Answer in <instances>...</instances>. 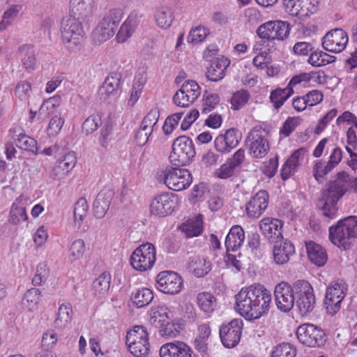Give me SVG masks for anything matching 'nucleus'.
I'll list each match as a JSON object with an SVG mask.
<instances>
[{"mask_svg": "<svg viewBox=\"0 0 357 357\" xmlns=\"http://www.w3.org/2000/svg\"><path fill=\"white\" fill-rule=\"evenodd\" d=\"M245 158V150L239 149L233 156L228 158L226 162L215 170V175L221 179H227L234 174L236 167H239Z\"/></svg>", "mask_w": 357, "mask_h": 357, "instance_id": "412c9836", "label": "nucleus"}, {"mask_svg": "<svg viewBox=\"0 0 357 357\" xmlns=\"http://www.w3.org/2000/svg\"><path fill=\"white\" fill-rule=\"evenodd\" d=\"M245 240V233L243 229L240 225L233 226L227 234L225 245L227 252H235L239 249Z\"/></svg>", "mask_w": 357, "mask_h": 357, "instance_id": "bb28decb", "label": "nucleus"}, {"mask_svg": "<svg viewBox=\"0 0 357 357\" xmlns=\"http://www.w3.org/2000/svg\"><path fill=\"white\" fill-rule=\"evenodd\" d=\"M122 75L117 72L111 73L105 79L99 91L101 94L105 93L107 96L117 95L120 91Z\"/></svg>", "mask_w": 357, "mask_h": 357, "instance_id": "c756f323", "label": "nucleus"}, {"mask_svg": "<svg viewBox=\"0 0 357 357\" xmlns=\"http://www.w3.org/2000/svg\"><path fill=\"white\" fill-rule=\"evenodd\" d=\"M160 116V112L158 108H153L144 116L141 126L147 129L153 130L154 126L156 125Z\"/></svg>", "mask_w": 357, "mask_h": 357, "instance_id": "bf43d9fd", "label": "nucleus"}, {"mask_svg": "<svg viewBox=\"0 0 357 357\" xmlns=\"http://www.w3.org/2000/svg\"><path fill=\"white\" fill-rule=\"evenodd\" d=\"M305 247L307 257L312 263L319 267L326 264L328 255L324 248L312 241L305 243Z\"/></svg>", "mask_w": 357, "mask_h": 357, "instance_id": "cd10ccee", "label": "nucleus"}, {"mask_svg": "<svg viewBox=\"0 0 357 357\" xmlns=\"http://www.w3.org/2000/svg\"><path fill=\"white\" fill-rule=\"evenodd\" d=\"M243 323L241 319H234L220 326L219 334L223 346L234 348L240 342Z\"/></svg>", "mask_w": 357, "mask_h": 357, "instance_id": "f8f14e48", "label": "nucleus"}, {"mask_svg": "<svg viewBox=\"0 0 357 357\" xmlns=\"http://www.w3.org/2000/svg\"><path fill=\"white\" fill-rule=\"evenodd\" d=\"M192 349L181 341L166 343L160 349V357H192Z\"/></svg>", "mask_w": 357, "mask_h": 357, "instance_id": "b1692460", "label": "nucleus"}, {"mask_svg": "<svg viewBox=\"0 0 357 357\" xmlns=\"http://www.w3.org/2000/svg\"><path fill=\"white\" fill-rule=\"evenodd\" d=\"M197 300L199 307L205 312H211L214 310L216 298L211 293H199L197 296Z\"/></svg>", "mask_w": 357, "mask_h": 357, "instance_id": "79ce46f5", "label": "nucleus"}, {"mask_svg": "<svg viewBox=\"0 0 357 357\" xmlns=\"http://www.w3.org/2000/svg\"><path fill=\"white\" fill-rule=\"evenodd\" d=\"M88 204L85 198H79L75 204L74 208V218L75 222H79V227L82 224L84 219L86 218L88 212Z\"/></svg>", "mask_w": 357, "mask_h": 357, "instance_id": "3c124183", "label": "nucleus"}, {"mask_svg": "<svg viewBox=\"0 0 357 357\" xmlns=\"http://www.w3.org/2000/svg\"><path fill=\"white\" fill-rule=\"evenodd\" d=\"M346 289L344 284L339 282L327 287L324 304L328 314L333 316L340 310L342 301L346 295Z\"/></svg>", "mask_w": 357, "mask_h": 357, "instance_id": "f3484780", "label": "nucleus"}, {"mask_svg": "<svg viewBox=\"0 0 357 357\" xmlns=\"http://www.w3.org/2000/svg\"><path fill=\"white\" fill-rule=\"evenodd\" d=\"M177 204V197L174 193L165 192L156 196L150 204L151 215L165 217L171 215Z\"/></svg>", "mask_w": 357, "mask_h": 357, "instance_id": "4468645a", "label": "nucleus"}, {"mask_svg": "<svg viewBox=\"0 0 357 357\" xmlns=\"http://www.w3.org/2000/svg\"><path fill=\"white\" fill-rule=\"evenodd\" d=\"M236 310L246 320L258 319L268 313L272 295L262 284L242 288L235 296Z\"/></svg>", "mask_w": 357, "mask_h": 357, "instance_id": "f257e3e1", "label": "nucleus"}, {"mask_svg": "<svg viewBox=\"0 0 357 357\" xmlns=\"http://www.w3.org/2000/svg\"><path fill=\"white\" fill-rule=\"evenodd\" d=\"M84 251L85 244L84 241L82 239L75 241L70 248V255L73 257L72 260L82 257Z\"/></svg>", "mask_w": 357, "mask_h": 357, "instance_id": "338daca9", "label": "nucleus"}, {"mask_svg": "<svg viewBox=\"0 0 357 357\" xmlns=\"http://www.w3.org/2000/svg\"><path fill=\"white\" fill-rule=\"evenodd\" d=\"M129 351L135 357H146L150 351V344L149 341L145 342L144 341L132 342L126 343Z\"/></svg>", "mask_w": 357, "mask_h": 357, "instance_id": "c03bdc74", "label": "nucleus"}, {"mask_svg": "<svg viewBox=\"0 0 357 357\" xmlns=\"http://www.w3.org/2000/svg\"><path fill=\"white\" fill-rule=\"evenodd\" d=\"M348 190V186H344L333 180L326 184L325 188L321 191L317 204L324 217L330 219L335 218L339 210L337 202Z\"/></svg>", "mask_w": 357, "mask_h": 357, "instance_id": "f03ea898", "label": "nucleus"}, {"mask_svg": "<svg viewBox=\"0 0 357 357\" xmlns=\"http://www.w3.org/2000/svg\"><path fill=\"white\" fill-rule=\"evenodd\" d=\"M114 195L113 190L104 188L97 195L93 207V215L96 218L105 217Z\"/></svg>", "mask_w": 357, "mask_h": 357, "instance_id": "393cba45", "label": "nucleus"}, {"mask_svg": "<svg viewBox=\"0 0 357 357\" xmlns=\"http://www.w3.org/2000/svg\"><path fill=\"white\" fill-rule=\"evenodd\" d=\"M183 114V112H177L167 116L162 126V130L165 135H169L172 132L174 129L178 125Z\"/></svg>", "mask_w": 357, "mask_h": 357, "instance_id": "13d9d810", "label": "nucleus"}, {"mask_svg": "<svg viewBox=\"0 0 357 357\" xmlns=\"http://www.w3.org/2000/svg\"><path fill=\"white\" fill-rule=\"evenodd\" d=\"M40 297V290L36 288H31L24 294L23 302L26 301L30 307H33L38 303Z\"/></svg>", "mask_w": 357, "mask_h": 357, "instance_id": "69168bd1", "label": "nucleus"}, {"mask_svg": "<svg viewBox=\"0 0 357 357\" xmlns=\"http://www.w3.org/2000/svg\"><path fill=\"white\" fill-rule=\"evenodd\" d=\"M208 34V29L199 26L191 29L188 36V43L197 44L202 42Z\"/></svg>", "mask_w": 357, "mask_h": 357, "instance_id": "864d4df0", "label": "nucleus"}, {"mask_svg": "<svg viewBox=\"0 0 357 357\" xmlns=\"http://www.w3.org/2000/svg\"><path fill=\"white\" fill-rule=\"evenodd\" d=\"M282 225L283 223L280 220L266 218L261 221L259 228L271 243L283 238L282 234Z\"/></svg>", "mask_w": 357, "mask_h": 357, "instance_id": "a878e982", "label": "nucleus"}, {"mask_svg": "<svg viewBox=\"0 0 357 357\" xmlns=\"http://www.w3.org/2000/svg\"><path fill=\"white\" fill-rule=\"evenodd\" d=\"M188 268L192 270L193 274L197 278H202L208 274L211 270V264L206 259L198 256L190 257L188 261Z\"/></svg>", "mask_w": 357, "mask_h": 357, "instance_id": "2f4dec72", "label": "nucleus"}, {"mask_svg": "<svg viewBox=\"0 0 357 357\" xmlns=\"http://www.w3.org/2000/svg\"><path fill=\"white\" fill-rule=\"evenodd\" d=\"M132 301L138 308L149 305L153 299V291L148 288H142L134 293L131 297Z\"/></svg>", "mask_w": 357, "mask_h": 357, "instance_id": "4c0bfd02", "label": "nucleus"}, {"mask_svg": "<svg viewBox=\"0 0 357 357\" xmlns=\"http://www.w3.org/2000/svg\"><path fill=\"white\" fill-rule=\"evenodd\" d=\"M158 289L167 294H176L183 286V280L180 275L174 271H165L157 276Z\"/></svg>", "mask_w": 357, "mask_h": 357, "instance_id": "a211bd4d", "label": "nucleus"}, {"mask_svg": "<svg viewBox=\"0 0 357 357\" xmlns=\"http://www.w3.org/2000/svg\"><path fill=\"white\" fill-rule=\"evenodd\" d=\"M201 88L195 80H187L174 95L173 102L177 105L187 107L200 96Z\"/></svg>", "mask_w": 357, "mask_h": 357, "instance_id": "ddd939ff", "label": "nucleus"}, {"mask_svg": "<svg viewBox=\"0 0 357 357\" xmlns=\"http://www.w3.org/2000/svg\"><path fill=\"white\" fill-rule=\"evenodd\" d=\"M149 322L162 337H175L179 334L173 314L166 306L153 307L150 311Z\"/></svg>", "mask_w": 357, "mask_h": 357, "instance_id": "20e7f679", "label": "nucleus"}, {"mask_svg": "<svg viewBox=\"0 0 357 357\" xmlns=\"http://www.w3.org/2000/svg\"><path fill=\"white\" fill-rule=\"evenodd\" d=\"M72 314L71 307L64 304L61 305L54 321V326L60 329L65 328L71 321Z\"/></svg>", "mask_w": 357, "mask_h": 357, "instance_id": "ea45409f", "label": "nucleus"}, {"mask_svg": "<svg viewBox=\"0 0 357 357\" xmlns=\"http://www.w3.org/2000/svg\"><path fill=\"white\" fill-rule=\"evenodd\" d=\"M278 167V156L276 155L274 158H271L268 162H264L261 167V170L264 174L268 178L273 177Z\"/></svg>", "mask_w": 357, "mask_h": 357, "instance_id": "680f3d73", "label": "nucleus"}, {"mask_svg": "<svg viewBox=\"0 0 357 357\" xmlns=\"http://www.w3.org/2000/svg\"><path fill=\"white\" fill-rule=\"evenodd\" d=\"M246 146L249 147L250 153L253 157L260 158L265 156L269 149L268 141L259 130H252L245 139Z\"/></svg>", "mask_w": 357, "mask_h": 357, "instance_id": "aec40b11", "label": "nucleus"}, {"mask_svg": "<svg viewBox=\"0 0 357 357\" xmlns=\"http://www.w3.org/2000/svg\"><path fill=\"white\" fill-rule=\"evenodd\" d=\"M192 177L187 169L167 167L164 172V183L174 191H181L190 186Z\"/></svg>", "mask_w": 357, "mask_h": 357, "instance_id": "9d476101", "label": "nucleus"}, {"mask_svg": "<svg viewBox=\"0 0 357 357\" xmlns=\"http://www.w3.org/2000/svg\"><path fill=\"white\" fill-rule=\"evenodd\" d=\"M101 123V118L98 114H91L83 122L82 132L86 135L91 134L98 129Z\"/></svg>", "mask_w": 357, "mask_h": 357, "instance_id": "603ef678", "label": "nucleus"}, {"mask_svg": "<svg viewBox=\"0 0 357 357\" xmlns=\"http://www.w3.org/2000/svg\"><path fill=\"white\" fill-rule=\"evenodd\" d=\"M155 19L158 26L167 29L173 22V13L168 7H161L157 9L155 13Z\"/></svg>", "mask_w": 357, "mask_h": 357, "instance_id": "58836bf2", "label": "nucleus"}, {"mask_svg": "<svg viewBox=\"0 0 357 357\" xmlns=\"http://www.w3.org/2000/svg\"><path fill=\"white\" fill-rule=\"evenodd\" d=\"M342 159V151L340 147H335L326 163V170H333L341 162Z\"/></svg>", "mask_w": 357, "mask_h": 357, "instance_id": "774afa93", "label": "nucleus"}, {"mask_svg": "<svg viewBox=\"0 0 357 357\" xmlns=\"http://www.w3.org/2000/svg\"><path fill=\"white\" fill-rule=\"evenodd\" d=\"M202 220H192L188 224H184L181 227V230L184 232L188 238L195 237L199 236L203 231Z\"/></svg>", "mask_w": 357, "mask_h": 357, "instance_id": "de8ad7c7", "label": "nucleus"}, {"mask_svg": "<svg viewBox=\"0 0 357 357\" xmlns=\"http://www.w3.org/2000/svg\"><path fill=\"white\" fill-rule=\"evenodd\" d=\"M296 305L301 316H308L316 306V298L311 284L305 280L294 284Z\"/></svg>", "mask_w": 357, "mask_h": 357, "instance_id": "0eeeda50", "label": "nucleus"}, {"mask_svg": "<svg viewBox=\"0 0 357 357\" xmlns=\"http://www.w3.org/2000/svg\"><path fill=\"white\" fill-rule=\"evenodd\" d=\"M64 119L58 115L54 116L50 121L47 132L50 136L54 137L57 135L63 125Z\"/></svg>", "mask_w": 357, "mask_h": 357, "instance_id": "e2e57ef3", "label": "nucleus"}, {"mask_svg": "<svg viewBox=\"0 0 357 357\" xmlns=\"http://www.w3.org/2000/svg\"><path fill=\"white\" fill-rule=\"evenodd\" d=\"M328 231L333 245L344 250L349 249L352 241L357 238V216L349 215L338 220Z\"/></svg>", "mask_w": 357, "mask_h": 357, "instance_id": "7ed1b4c3", "label": "nucleus"}, {"mask_svg": "<svg viewBox=\"0 0 357 357\" xmlns=\"http://www.w3.org/2000/svg\"><path fill=\"white\" fill-rule=\"evenodd\" d=\"M296 336L301 343L310 347H320L326 342L324 330L312 324H303L298 326Z\"/></svg>", "mask_w": 357, "mask_h": 357, "instance_id": "9b49d317", "label": "nucleus"}, {"mask_svg": "<svg viewBox=\"0 0 357 357\" xmlns=\"http://www.w3.org/2000/svg\"><path fill=\"white\" fill-rule=\"evenodd\" d=\"M229 63L230 61L223 57L212 61L206 73L207 79L211 82H218L221 80L225 77V70Z\"/></svg>", "mask_w": 357, "mask_h": 357, "instance_id": "c85d7f7f", "label": "nucleus"}, {"mask_svg": "<svg viewBox=\"0 0 357 357\" xmlns=\"http://www.w3.org/2000/svg\"><path fill=\"white\" fill-rule=\"evenodd\" d=\"M149 341V333L144 326H135L133 330L128 332L126 335V343L132 342Z\"/></svg>", "mask_w": 357, "mask_h": 357, "instance_id": "a18cd8bd", "label": "nucleus"}, {"mask_svg": "<svg viewBox=\"0 0 357 357\" xmlns=\"http://www.w3.org/2000/svg\"><path fill=\"white\" fill-rule=\"evenodd\" d=\"M210 335L211 328L208 325H201L199 327V335L195 337L193 342L195 349L199 352L203 357L208 356V339Z\"/></svg>", "mask_w": 357, "mask_h": 357, "instance_id": "473e14b6", "label": "nucleus"}, {"mask_svg": "<svg viewBox=\"0 0 357 357\" xmlns=\"http://www.w3.org/2000/svg\"><path fill=\"white\" fill-rule=\"evenodd\" d=\"M268 194L266 190H259L248 202L245 208L250 218H257L266 210L268 204Z\"/></svg>", "mask_w": 357, "mask_h": 357, "instance_id": "4be33fe9", "label": "nucleus"}, {"mask_svg": "<svg viewBox=\"0 0 357 357\" xmlns=\"http://www.w3.org/2000/svg\"><path fill=\"white\" fill-rule=\"evenodd\" d=\"M57 342L56 333L54 331H48L43 335L41 344L43 350L50 351Z\"/></svg>", "mask_w": 357, "mask_h": 357, "instance_id": "0e129e2a", "label": "nucleus"}, {"mask_svg": "<svg viewBox=\"0 0 357 357\" xmlns=\"http://www.w3.org/2000/svg\"><path fill=\"white\" fill-rule=\"evenodd\" d=\"M142 17V15L139 14L138 10H133L132 11L128 17L127 18L126 21L125 22V24L126 25V27L124 28L123 26L121 27L120 30L117 33L116 35V39L118 42L119 43H123L127 38H129L130 36L129 33V31L127 29L128 26H130V28L135 27L139 22V18Z\"/></svg>", "mask_w": 357, "mask_h": 357, "instance_id": "f704fd0d", "label": "nucleus"}, {"mask_svg": "<svg viewBox=\"0 0 357 357\" xmlns=\"http://www.w3.org/2000/svg\"><path fill=\"white\" fill-rule=\"evenodd\" d=\"M207 90L204 91L203 96L204 108L202 109V113H208L215 107V106L220 102V96L217 93L207 94Z\"/></svg>", "mask_w": 357, "mask_h": 357, "instance_id": "052dcab7", "label": "nucleus"}, {"mask_svg": "<svg viewBox=\"0 0 357 357\" xmlns=\"http://www.w3.org/2000/svg\"><path fill=\"white\" fill-rule=\"evenodd\" d=\"M290 26L287 22L268 21L259 25L256 31L258 37L268 41L284 40L289 35Z\"/></svg>", "mask_w": 357, "mask_h": 357, "instance_id": "1a4fd4ad", "label": "nucleus"}, {"mask_svg": "<svg viewBox=\"0 0 357 357\" xmlns=\"http://www.w3.org/2000/svg\"><path fill=\"white\" fill-rule=\"evenodd\" d=\"M110 275L103 273L97 278L92 284V290L96 296L105 294L110 287Z\"/></svg>", "mask_w": 357, "mask_h": 357, "instance_id": "a19ab883", "label": "nucleus"}, {"mask_svg": "<svg viewBox=\"0 0 357 357\" xmlns=\"http://www.w3.org/2000/svg\"><path fill=\"white\" fill-rule=\"evenodd\" d=\"M294 93L293 89H276L271 92L270 100L275 109H279Z\"/></svg>", "mask_w": 357, "mask_h": 357, "instance_id": "e433bc0d", "label": "nucleus"}, {"mask_svg": "<svg viewBox=\"0 0 357 357\" xmlns=\"http://www.w3.org/2000/svg\"><path fill=\"white\" fill-rule=\"evenodd\" d=\"M93 0H70V15L85 20L92 13Z\"/></svg>", "mask_w": 357, "mask_h": 357, "instance_id": "7c9ffc66", "label": "nucleus"}, {"mask_svg": "<svg viewBox=\"0 0 357 357\" xmlns=\"http://www.w3.org/2000/svg\"><path fill=\"white\" fill-rule=\"evenodd\" d=\"M250 95L245 89H241L233 93L231 104L234 110H238L245 105L250 99Z\"/></svg>", "mask_w": 357, "mask_h": 357, "instance_id": "09e8293b", "label": "nucleus"}, {"mask_svg": "<svg viewBox=\"0 0 357 357\" xmlns=\"http://www.w3.org/2000/svg\"><path fill=\"white\" fill-rule=\"evenodd\" d=\"M241 132L234 128L227 129L220 134L214 140L215 149L221 154L229 153L236 148L241 140Z\"/></svg>", "mask_w": 357, "mask_h": 357, "instance_id": "dca6fc26", "label": "nucleus"}, {"mask_svg": "<svg viewBox=\"0 0 357 357\" xmlns=\"http://www.w3.org/2000/svg\"><path fill=\"white\" fill-rule=\"evenodd\" d=\"M123 15V13L121 8H112L105 14L102 20L108 22L111 26H114L117 29Z\"/></svg>", "mask_w": 357, "mask_h": 357, "instance_id": "4d7b16f0", "label": "nucleus"}, {"mask_svg": "<svg viewBox=\"0 0 357 357\" xmlns=\"http://www.w3.org/2000/svg\"><path fill=\"white\" fill-rule=\"evenodd\" d=\"M275 301L278 308L284 312H289L296 301L294 287H291L287 282L278 284L274 290Z\"/></svg>", "mask_w": 357, "mask_h": 357, "instance_id": "2eb2a0df", "label": "nucleus"}, {"mask_svg": "<svg viewBox=\"0 0 357 357\" xmlns=\"http://www.w3.org/2000/svg\"><path fill=\"white\" fill-rule=\"evenodd\" d=\"M19 55L26 71L31 72L36 69L37 61L32 45H24L20 47Z\"/></svg>", "mask_w": 357, "mask_h": 357, "instance_id": "72a5a7b5", "label": "nucleus"}, {"mask_svg": "<svg viewBox=\"0 0 357 357\" xmlns=\"http://www.w3.org/2000/svg\"><path fill=\"white\" fill-rule=\"evenodd\" d=\"M137 77H135L132 84L130 97L128 100V105L131 107H133L136 102L138 100L139 96L141 94L142 86L145 83V79L142 76L139 77L137 80Z\"/></svg>", "mask_w": 357, "mask_h": 357, "instance_id": "6e6d98bb", "label": "nucleus"}, {"mask_svg": "<svg viewBox=\"0 0 357 357\" xmlns=\"http://www.w3.org/2000/svg\"><path fill=\"white\" fill-rule=\"evenodd\" d=\"M348 40L346 31L342 29H335L324 36L322 47L327 52L338 53L345 49Z\"/></svg>", "mask_w": 357, "mask_h": 357, "instance_id": "6ab92c4d", "label": "nucleus"}, {"mask_svg": "<svg viewBox=\"0 0 357 357\" xmlns=\"http://www.w3.org/2000/svg\"><path fill=\"white\" fill-rule=\"evenodd\" d=\"M273 254L278 264H284L289 260L290 256L295 253L294 244L288 239L280 238L273 242Z\"/></svg>", "mask_w": 357, "mask_h": 357, "instance_id": "5701e85b", "label": "nucleus"}, {"mask_svg": "<svg viewBox=\"0 0 357 357\" xmlns=\"http://www.w3.org/2000/svg\"><path fill=\"white\" fill-rule=\"evenodd\" d=\"M76 162V154L74 151H71L66 153L58 160L56 167L62 171L68 172L75 167Z\"/></svg>", "mask_w": 357, "mask_h": 357, "instance_id": "49530a36", "label": "nucleus"}, {"mask_svg": "<svg viewBox=\"0 0 357 357\" xmlns=\"http://www.w3.org/2000/svg\"><path fill=\"white\" fill-rule=\"evenodd\" d=\"M21 200V196L18 197L11 206L10 211V222L13 225H18L21 220L26 221L28 215L24 206H20L17 202Z\"/></svg>", "mask_w": 357, "mask_h": 357, "instance_id": "37998d69", "label": "nucleus"}, {"mask_svg": "<svg viewBox=\"0 0 357 357\" xmlns=\"http://www.w3.org/2000/svg\"><path fill=\"white\" fill-rule=\"evenodd\" d=\"M172 148L169 158L173 166H187L195 157L196 151L193 142L185 135L176 138Z\"/></svg>", "mask_w": 357, "mask_h": 357, "instance_id": "423d86ee", "label": "nucleus"}, {"mask_svg": "<svg viewBox=\"0 0 357 357\" xmlns=\"http://www.w3.org/2000/svg\"><path fill=\"white\" fill-rule=\"evenodd\" d=\"M17 142L22 144L25 150L33 153L35 155L38 154V148L37 146V142L32 137L27 136L25 134H20L18 136Z\"/></svg>", "mask_w": 357, "mask_h": 357, "instance_id": "5fc2aeb1", "label": "nucleus"}, {"mask_svg": "<svg viewBox=\"0 0 357 357\" xmlns=\"http://www.w3.org/2000/svg\"><path fill=\"white\" fill-rule=\"evenodd\" d=\"M117 29L114 26H111L105 20H102L94 31L95 38L99 43H103L111 38L116 32Z\"/></svg>", "mask_w": 357, "mask_h": 357, "instance_id": "c9c22d12", "label": "nucleus"}, {"mask_svg": "<svg viewBox=\"0 0 357 357\" xmlns=\"http://www.w3.org/2000/svg\"><path fill=\"white\" fill-rule=\"evenodd\" d=\"M133 268L143 272L151 269L155 262V248L152 243H146L138 246L130 256Z\"/></svg>", "mask_w": 357, "mask_h": 357, "instance_id": "6e6552de", "label": "nucleus"}, {"mask_svg": "<svg viewBox=\"0 0 357 357\" xmlns=\"http://www.w3.org/2000/svg\"><path fill=\"white\" fill-rule=\"evenodd\" d=\"M84 20L73 16L63 18L61 22L62 39L66 48L76 51L81 48L85 33L82 26Z\"/></svg>", "mask_w": 357, "mask_h": 357, "instance_id": "39448f33", "label": "nucleus"}, {"mask_svg": "<svg viewBox=\"0 0 357 357\" xmlns=\"http://www.w3.org/2000/svg\"><path fill=\"white\" fill-rule=\"evenodd\" d=\"M296 355V349L286 342L277 345L271 353V357H295Z\"/></svg>", "mask_w": 357, "mask_h": 357, "instance_id": "8fccbe9b", "label": "nucleus"}]
</instances>
